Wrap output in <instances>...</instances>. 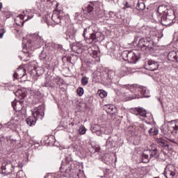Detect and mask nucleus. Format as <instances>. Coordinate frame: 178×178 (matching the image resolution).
Instances as JSON below:
<instances>
[{"mask_svg":"<svg viewBox=\"0 0 178 178\" xmlns=\"http://www.w3.org/2000/svg\"><path fill=\"white\" fill-rule=\"evenodd\" d=\"M43 44L44 39L42 38V36L40 35L38 33H33L29 35V40H23L22 52H24V54H27L28 56H30L31 52H33L34 49L40 48Z\"/></svg>","mask_w":178,"mask_h":178,"instance_id":"f257e3e1","label":"nucleus"},{"mask_svg":"<svg viewBox=\"0 0 178 178\" xmlns=\"http://www.w3.org/2000/svg\"><path fill=\"white\" fill-rule=\"evenodd\" d=\"M124 88L129 90L132 92L131 95H128L124 98V101H131V99H137L138 98L149 97V90L146 87L140 86L137 84L124 85Z\"/></svg>","mask_w":178,"mask_h":178,"instance_id":"f03ea898","label":"nucleus"},{"mask_svg":"<svg viewBox=\"0 0 178 178\" xmlns=\"http://www.w3.org/2000/svg\"><path fill=\"white\" fill-rule=\"evenodd\" d=\"M178 125L175 121L169 123L163 129V133L165 136V138L171 141V143L175 142V139L172 138V136H176L177 134Z\"/></svg>","mask_w":178,"mask_h":178,"instance_id":"7ed1b4c3","label":"nucleus"},{"mask_svg":"<svg viewBox=\"0 0 178 178\" xmlns=\"http://www.w3.org/2000/svg\"><path fill=\"white\" fill-rule=\"evenodd\" d=\"M121 56L122 59L129 63H136L141 57L140 56V53L137 51H127L125 50L122 52Z\"/></svg>","mask_w":178,"mask_h":178,"instance_id":"20e7f679","label":"nucleus"},{"mask_svg":"<svg viewBox=\"0 0 178 178\" xmlns=\"http://www.w3.org/2000/svg\"><path fill=\"white\" fill-rule=\"evenodd\" d=\"M138 47L143 52H149L154 49V41L149 38H142L138 40Z\"/></svg>","mask_w":178,"mask_h":178,"instance_id":"39448f33","label":"nucleus"},{"mask_svg":"<svg viewBox=\"0 0 178 178\" xmlns=\"http://www.w3.org/2000/svg\"><path fill=\"white\" fill-rule=\"evenodd\" d=\"M42 118H44V111L36 108L32 111V116L29 117L26 122L29 126H34L37 120L38 119L42 120Z\"/></svg>","mask_w":178,"mask_h":178,"instance_id":"423d86ee","label":"nucleus"},{"mask_svg":"<svg viewBox=\"0 0 178 178\" xmlns=\"http://www.w3.org/2000/svg\"><path fill=\"white\" fill-rule=\"evenodd\" d=\"M156 156H158V149L156 146H152L150 149L144 150L142 153V162L148 163L152 158H156Z\"/></svg>","mask_w":178,"mask_h":178,"instance_id":"0eeeda50","label":"nucleus"},{"mask_svg":"<svg viewBox=\"0 0 178 178\" xmlns=\"http://www.w3.org/2000/svg\"><path fill=\"white\" fill-rule=\"evenodd\" d=\"M15 96L18 97L19 101H13L12 106L15 112H20L23 109V99L26 97V94L23 93L22 90H18L15 93Z\"/></svg>","mask_w":178,"mask_h":178,"instance_id":"6e6552de","label":"nucleus"},{"mask_svg":"<svg viewBox=\"0 0 178 178\" xmlns=\"http://www.w3.org/2000/svg\"><path fill=\"white\" fill-rule=\"evenodd\" d=\"M52 21L56 24H60V26H66V17L63 10H59L54 12L51 16Z\"/></svg>","mask_w":178,"mask_h":178,"instance_id":"1a4fd4ad","label":"nucleus"},{"mask_svg":"<svg viewBox=\"0 0 178 178\" xmlns=\"http://www.w3.org/2000/svg\"><path fill=\"white\" fill-rule=\"evenodd\" d=\"M91 131L97 134V136H102V134H111L112 130L108 127H101L99 124H95L91 127Z\"/></svg>","mask_w":178,"mask_h":178,"instance_id":"9d476101","label":"nucleus"},{"mask_svg":"<svg viewBox=\"0 0 178 178\" xmlns=\"http://www.w3.org/2000/svg\"><path fill=\"white\" fill-rule=\"evenodd\" d=\"M1 169L2 175H10V173L13 172L15 167L13 166V164H12V162L4 161L1 164Z\"/></svg>","mask_w":178,"mask_h":178,"instance_id":"9b49d317","label":"nucleus"},{"mask_svg":"<svg viewBox=\"0 0 178 178\" xmlns=\"http://www.w3.org/2000/svg\"><path fill=\"white\" fill-rule=\"evenodd\" d=\"M176 16L175 13L172 10L170 13H168L165 15H163V26H170L173 21L175 20Z\"/></svg>","mask_w":178,"mask_h":178,"instance_id":"f8f14e48","label":"nucleus"},{"mask_svg":"<svg viewBox=\"0 0 178 178\" xmlns=\"http://www.w3.org/2000/svg\"><path fill=\"white\" fill-rule=\"evenodd\" d=\"M131 113L136 115V116H140V119H141V120H144V119L147 118V111L143 108L136 107L132 108L131 110Z\"/></svg>","mask_w":178,"mask_h":178,"instance_id":"ddd939ff","label":"nucleus"},{"mask_svg":"<svg viewBox=\"0 0 178 178\" xmlns=\"http://www.w3.org/2000/svg\"><path fill=\"white\" fill-rule=\"evenodd\" d=\"M158 67H159V63L154 60H149L145 65V70H150L151 72L157 70Z\"/></svg>","mask_w":178,"mask_h":178,"instance_id":"4468645a","label":"nucleus"},{"mask_svg":"<svg viewBox=\"0 0 178 178\" xmlns=\"http://www.w3.org/2000/svg\"><path fill=\"white\" fill-rule=\"evenodd\" d=\"M76 33H77V30H76L74 27H71L67 29L65 34L67 35L66 40H71L72 41H76Z\"/></svg>","mask_w":178,"mask_h":178,"instance_id":"2eb2a0df","label":"nucleus"},{"mask_svg":"<svg viewBox=\"0 0 178 178\" xmlns=\"http://www.w3.org/2000/svg\"><path fill=\"white\" fill-rule=\"evenodd\" d=\"M29 70H31L32 73L35 74V75L38 77H40V76H42V74H44V68L41 67L29 65Z\"/></svg>","mask_w":178,"mask_h":178,"instance_id":"dca6fc26","label":"nucleus"},{"mask_svg":"<svg viewBox=\"0 0 178 178\" xmlns=\"http://www.w3.org/2000/svg\"><path fill=\"white\" fill-rule=\"evenodd\" d=\"M129 73H130V67L126 66H122L116 71V74L118 77H124V76L129 74Z\"/></svg>","mask_w":178,"mask_h":178,"instance_id":"f3484780","label":"nucleus"},{"mask_svg":"<svg viewBox=\"0 0 178 178\" xmlns=\"http://www.w3.org/2000/svg\"><path fill=\"white\" fill-rule=\"evenodd\" d=\"M156 141L159 147H161L163 149H169V143L163 138H157Z\"/></svg>","mask_w":178,"mask_h":178,"instance_id":"a211bd4d","label":"nucleus"},{"mask_svg":"<svg viewBox=\"0 0 178 178\" xmlns=\"http://www.w3.org/2000/svg\"><path fill=\"white\" fill-rule=\"evenodd\" d=\"M98 33L93 32L89 33V36L86 38L87 44H92V42H98Z\"/></svg>","mask_w":178,"mask_h":178,"instance_id":"6ab92c4d","label":"nucleus"},{"mask_svg":"<svg viewBox=\"0 0 178 178\" xmlns=\"http://www.w3.org/2000/svg\"><path fill=\"white\" fill-rule=\"evenodd\" d=\"M96 158L97 159H102V162H104V163H106L108 165V163H111V162H112V161H113V159L112 158V156H111L110 154L106 153L105 154H104V156H96Z\"/></svg>","mask_w":178,"mask_h":178,"instance_id":"aec40b11","label":"nucleus"},{"mask_svg":"<svg viewBox=\"0 0 178 178\" xmlns=\"http://www.w3.org/2000/svg\"><path fill=\"white\" fill-rule=\"evenodd\" d=\"M172 166H167L165 168L163 175L166 178H173L175 177L176 172L175 171L172 170Z\"/></svg>","mask_w":178,"mask_h":178,"instance_id":"412c9836","label":"nucleus"},{"mask_svg":"<svg viewBox=\"0 0 178 178\" xmlns=\"http://www.w3.org/2000/svg\"><path fill=\"white\" fill-rule=\"evenodd\" d=\"M101 147H99V145H96L94 146H91V147L89 148V152H90V154H92V155H95V156H99L101 155Z\"/></svg>","mask_w":178,"mask_h":178,"instance_id":"4be33fe9","label":"nucleus"},{"mask_svg":"<svg viewBox=\"0 0 178 178\" xmlns=\"http://www.w3.org/2000/svg\"><path fill=\"white\" fill-rule=\"evenodd\" d=\"M116 74V72L112 70H107L105 71V74H104V79L107 81V83H109L111 80L115 77Z\"/></svg>","mask_w":178,"mask_h":178,"instance_id":"5701e85b","label":"nucleus"},{"mask_svg":"<svg viewBox=\"0 0 178 178\" xmlns=\"http://www.w3.org/2000/svg\"><path fill=\"white\" fill-rule=\"evenodd\" d=\"M72 170V165L67 163L66 165L62 164L60 168V173H67V175H70V172Z\"/></svg>","mask_w":178,"mask_h":178,"instance_id":"b1692460","label":"nucleus"},{"mask_svg":"<svg viewBox=\"0 0 178 178\" xmlns=\"http://www.w3.org/2000/svg\"><path fill=\"white\" fill-rule=\"evenodd\" d=\"M47 47H49V49L50 51H53V49L56 48L58 52H60V54H63V52H65V50L63 49V47L62 46V44H54L52 43H49L47 44Z\"/></svg>","mask_w":178,"mask_h":178,"instance_id":"393cba45","label":"nucleus"},{"mask_svg":"<svg viewBox=\"0 0 178 178\" xmlns=\"http://www.w3.org/2000/svg\"><path fill=\"white\" fill-rule=\"evenodd\" d=\"M26 74V70L24 68H17L15 73L13 74L14 79H22Z\"/></svg>","mask_w":178,"mask_h":178,"instance_id":"a878e982","label":"nucleus"},{"mask_svg":"<svg viewBox=\"0 0 178 178\" xmlns=\"http://www.w3.org/2000/svg\"><path fill=\"white\" fill-rule=\"evenodd\" d=\"M106 147H108V148H113V147H116V137H108V138L106 140Z\"/></svg>","mask_w":178,"mask_h":178,"instance_id":"bb28decb","label":"nucleus"},{"mask_svg":"<svg viewBox=\"0 0 178 178\" xmlns=\"http://www.w3.org/2000/svg\"><path fill=\"white\" fill-rule=\"evenodd\" d=\"M24 15H19L18 19L20 20H23L26 16L27 17V19H25L24 22H27V20H30V19H33L34 17V14L31 13V11H24Z\"/></svg>","mask_w":178,"mask_h":178,"instance_id":"cd10ccee","label":"nucleus"},{"mask_svg":"<svg viewBox=\"0 0 178 178\" xmlns=\"http://www.w3.org/2000/svg\"><path fill=\"white\" fill-rule=\"evenodd\" d=\"M83 10L84 15H86L87 16H91V15H92L94 12V5L89 4L86 7L83 8Z\"/></svg>","mask_w":178,"mask_h":178,"instance_id":"c85d7f7f","label":"nucleus"},{"mask_svg":"<svg viewBox=\"0 0 178 178\" xmlns=\"http://www.w3.org/2000/svg\"><path fill=\"white\" fill-rule=\"evenodd\" d=\"M168 59L170 62H178V52L170 51L168 54Z\"/></svg>","mask_w":178,"mask_h":178,"instance_id":"c756f323","label":"nucleus"},{"mask_svg":"<svg viewBox=\"0 0 178 178\" xmlns=\"http://www.w3.org/2000/svg\"><path fill=\"white\" fill-rule=\"evenodd\" d=\"M157 12L158 13H160V15L166 16L168 13H170V12H172V10H168V8H166V6H160L157 9Z\"/></svg>","mask_w":178,"mask_h":178,"instance_id":"7c9ffc66","label":"nucleus"},{"mask_svg":"<svg viewBox=\"0 0 178 178\" xmlns=\"http://www.w3.org/2000/svg\"><path fill=\"white\" fill-rule=\"evenodd\" d=\"M18 125L19 121H17V120H10V121L7 123V127L11 130H16Z\"/></svg>","mask_w":178,"mask_h":178,"instance_id":"2f4dec72","label":"nucleus"},{"mask_svg":"<svg viewBox=\"0 0 178 178\" xmlns=\"http://www.w3.org/2000/svg\"><path fill=\"white\" fill-rule=\"evenodd\" d=\"M131 175L134 177V178H138L140 176V169L139 168H134L131 169L130 170Z\"/></svg>","mask_w":178,"mask_h":178,"instance_id":"473e14b6","label":"nucleus"},{"mask_svg":"<svg viewBox=\"0 0 178 178\" xmlns=\"http://www.w3.org/2000/svg\"><path fill=\"white\" fill-rule=\"evenodd\" d=\"M90 31H91V26H88L84 29L82 35H83V37H84L85 40H87V38H88L89 35H90V34H91V33H90Z\"/></svg>","mask_w":178,"mask_h":178,"instance_id":"72a5a7b5","label":"nucleus"},{"mask_svg":"<svg viewBox=\"0 0 178 178\" xmlns=\"http://www.w3.org/2000/svg\"><path fill=\"white\" fill-rule=\"evenodd\" d=\"M90 56L93 57L94 59L99 58V50L97 49L96 50L91 49L90 51Z\"/></svg>","mask_w":178,"mask_h":178,"instance_id":"f704fd0d","label":"nucleus"},{"mask_svg":"<svg viewBox=\"0 0 178 178\" xmlns=\"http://www.w3.org/2000/svg\"><path fill=\"white\" fill-rule=\"evenodd\" d=\"M136 9L140 12L144 10V9H145V4L143 2L138 1L136 5Z\"/></svg>","mask_w":178,"mask_h":178,"instance_id":"c9c22d12","label":"nucleus"},{"mask_svg":"<svg viewBox=\"0 0 178 178\" xmlns=\"http://www.w3.org/2000/svg\"><path fill=\"white\" fill-rule=\"evenodd\" d=\"M158 133H159V131L156 127H152L149 129V134H150V136H157Z\"/></svg>","mask_w":178,"mask_h":178,"instance_id":"e433bc0d","label":"nucleus"},{"mask_svg":"<svg viewBox=\"0 0 178 178\" xmlns=\"http://www.w3.org/2000/svg\"><path fill=\"white\" fill-rule=\"evenodd\" d=\"M156 15V17L154 18L155 21L156 22H161V23L162 24L163 20V14H161V13H158V11H157Z\"/></svg>","mask_w":178,"mask_h":178,"instance_id":"4c0bfd02","label":"nucleus"},{"mask_svg":"<svg viewBox=\"0 0 178 178\" xmlns=\"http://www.w3.org/2000/svg\"><path fill=\"white\" fill-rule=\"evenodd\" d=\"M82 86H87L88 84V77L84 76L81 79Z\"/></svg>","mask_w":178,"mask_h":178,"instance_id":"58836bf2","label":"nucleus"},{"mask_svg":"<svg viewBox=\"0 0 178 178\" xmlns=\"http://www.w3.org/2000/svg\"><path fill=\"white\" fill-rule=\"evenodd\" d=\"M86 131H87V129H86V127H84L83 125H81L79 127V134L81 135L86 134Z\"/></svg>","mask_w":178,"mask_h":178,"instance_id":"ea45409f","label":"nucleus"},{"mask_svg":"<svg viewBox=\"0 0 178 178\" xmlns=\"http://www.w3.org/2000/svg\"><path fill=\"white\" fill-rule=\"evenodd\" d=\"M16 178H26V175L23 172V170H19L17 172Z\"/></svg>","mask_w":178,"mask_h":178,"instance_id":"a19ab883","label":"nucleus"},{"mask_svg":"<svg viewBox=\"0 0 178 178\" xmlns=\"http://www.w3.org/2000/svg\"><path fill=\"white\" fill-rule=\"evenodd\" d=\"M76 92L79 97H82L83 94H84V89L81 87H79L76 90Z\"/></svg>","mask_w":178,"mask_h":178,"instance_id":"79ce46f5","label":"nucleus"},{"mask_svg":"<svg viewBox=\"0 0 178 178\" xmlns=\"http://www.w3.org/2000/svg\"><path fill=\"white\" fill-rule=\"evenodd\" d=\"M98 93L100 98H105V97L108 95V93L104 90H100L99 92H98Z\"/></svg>","mask_w":178,"mask_h":178,"instance_id":"37998d69","label":"nucleus"},{"mask_svg":"<svg viewBox=\"0 0 178 178\" xmlns=\"http://www.w3.org/2000/svg\"><path fill=\"white\" fill-rule=\"evenodd\" d=\"M39 58L40 60H44V59H47V53L45 51H42V54H40Z\"/></svg>","mask_w":178,"mask_h":178,"instance_id":"c03bdc74","label":"nucleus"},{"mask_svg":"<svg viewBox=\"0 0 178 178\" xmlns=\"http://www.w3.org/2000/svg\"><path fill=\"white\" fill-rule=\"evenodd\" d=\"M62 60L63 63H66V62H70V60H72V58L70 56H63Z\"/></svg>","mask_w":178,"mask_h":178,"instance_id":"a18cd8bd","label":"nucleus"},{"mask_svg":"<svg viewBox=\"0 0 178 178\" xmlns=\"http://www.w3.org/2000/svg\"><path fill=\"white\" fill-rule=\"evenodd\" d=\"M69 149L72 151V152H76L77 151V145H72L70 147Z\"/></svg>","mask_w":178,"mask_h":178,"instance_id":"49530a36","label":"nucleus"},{"mask_svg":"<svg viewBox=\"0 0 178 178\" xmlns=\"http://www.w3.org/2000/svg\"><path fill=\"white\" fill-rule=\"evenodd\" d=\"M42 87H52V85H51V81H46L42 85Z\"/></svg>","mask_w":178,"mask_h":178,"instance_id":"de8ad7c7","label":"nucleus"},{"mask_svg":"<svg viewBox=\"0 0 178 178\" xmlns=\"http://www.w3.org/2000/svg\"><path fill=\"white\" fill-rule=\"evenodd\" d=\"M111 56H112L113 59L118 58V51H114L113 53H111Z\"/></svg>","mask_w":178,"mask_h":178,"instance_id":"09e8293b","label":"nucleus"},{"mask_svg":"<svg viewBox=\"0 0 178 178\" xmlns=\"http://www.w3.org/2000/svg\"><path fill=\"white\" fill-rule=\"evenodd\" d=\"M138 38H140V35H136V36H135V38H134V42H137V41H138Z\"/></svg>","mask_w":178,"mask_h":178,"instance_id":"8fccbe9b","label":"nucleus"},{"mask_svg":"<svg viewBox=\"0 0 178 178\" xmlns=\"http://www.w3.org/2000/svg\"><path fill=\"white\" fill-rule=\"evenodd\" d=\"M75 48H76V46H74L72 48V50L73 51V52H76V50H75Z\"/></svg>","mask_w":178,"mask_h":178,"instance_id":"3c124183","label":"nucleus"},{"mask_svg":"<svg viewBox=\"0 0 178 178\" xmlns=\"http://www.w3.org/2000/svg\"><path fill=\"white\" fill-rule=\"evenodd\" d=\"M126 8H130V4L127 3L125 5Z\"/></svg>","mask_w":178,"mask_h":178,"instance_id":"603ef678","label":"nucleus"},{"mask_svg":"<svg viewBox=\"0 0 178 178\" xmlns=\"http://www.w3.org/2000/svg\"><path fill=\"white\" fill-rule=\"evenodd\" d=\"M3 37V32L0 33V38H2Z\"/></svg>","mask_w":178,"mask_h":178,"instance_id":"864d4df0","label":"nucleus"},{"mask_svg":"<svg viewBox=\"0 0 178 178\" xmlns=\"http://www.w3.org/2000/svg\"><path fill=\"white\" fill-rule=\"evenodd\" d=\"M79 15H80V13H76L75 14V17H79Z\"/></svg>","mask_w":178,"mask_h":178,"instance_id":"5fc2aeb1","label":"nucleus"},{"mask_svg":"<svg viewBox=\"0 0 178 178\" xmlns=\"http://www.w3.org/2000/svg\"><path fill=\"white\" fill-rule=\"evenodd\" d=\"M2 9V3L0 2V10Z\"/></svg>","mask_w":178,"mask_h":178,"instance_id":"6e6d98bb","label":"nucleus"},{"mask_svg":"<svg viewBox=\"0 0 178 178\" xmlns=\"http://www.w3.org/2000/svg\"><path fill=\"white\" fill-rule=\"evenodd\" d=\"M56 80H60V78L59 76H57V77L56 78Z\"/></svg>","mask_w":178,"mask_h":178,"instance_id":"4d7b16f0","label":"nucleus"},{"mask_svg":"<svg viewBox=\"0 0 178 178\" xmlns=\"http://www.w3.org/2000/svg\"><path fill=\"white\" fill-rule=\"evenodd\" d=\"M151 119H152V120H154V118L152 117V115H151Z\"/></svg>","mask_w":178,"mask_h":178,"instance_id":"13d9d810","label":"nucleus"},{"mask_svg":"<svg viewBox=\"0 0 178 178\" xmlns=\"http://www.w3.org/2000/svg\"><path fill=\"white\" fill-rule=\"evenodd\" d=\"M108 109H111V111H113V108H108Z\"/></svg>","mask_w":178,"mask_h":178,"instance_id":"bf43d9fd","label":"nucleus"},{"mask_svg":"<svg viewBox=\"0 0 178 178\" xmlns=\"http://www.w3.org/2000/svg\"><path fill=\"white\" fill-rule=\"evenodd\" d=\"M16 24H17V26H20V24H17V23H16Z\"/></svg>","mask_w":178,"mask_h":178,"instance_id":"052dcab7","label":"nucleus"},{"mask_svg":"<svg viewBox=\"0 0 178 178\" xmlns=\"http://www.w3.org/2000/svg\"><path fill=\"white\" fill-rule=\"evenodd\" d=\"M17 166H18V168H20V164H18V165H17Z\"/></svg>","mask_w":178,"mask_h":178,"instance_id":"680f3d73","label":"nucleus"}]
</instances>
